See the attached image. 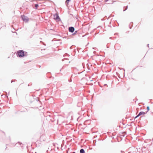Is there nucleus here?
Returning a JSON list of instances; mask_svg holds the SVG:
<instances>
[{"instance_id":"1","label":"nucleus","mask_w":153,"mask_h":153,"mask_svg":"<svg viewBox=\"0 0 153 153\" xmlns=\"http://www.w3.org/2000/svg\"><path fill=\"white\" fill-rule=\"evenodd\" d=\"M18 56L20 57H23L25 56L24 51L22 50H20L17 51Z\"/></svg>"},{"instance_id":"2","label":"nucleus","mask_w":153,"mask_h":153,"mask_svg":"<svg viewBox=\"0 0 153 153\" xmlns=\"http://www.w3.org/2000/svg\"><path fill=\"white\" fill-rule=\"evenodd\" d=\"M21 17L22 20L26 22H27L29 21L28 18L24 15H22L21 16Z\"/></svg>"},{"instance_id":"3","label":"nucleus","mask_w":153,"mask_h":153,"mask_svg":"<svg viewBox=\"0 0 153 153\" xmlns=\"http://www.w3.org/2000/svg\"><path fill=\"white\" fill-rule=\"evenodd\" d=\"M54 19L57 21H59L60 20V19L57 14H55L54 15Z\"/></svg>"},{"instance_id":"4","label":"nucleus","mask_w":153,"mask_h":153,"mask_svg":"<svg viewBox=\"0 0 153 153\" xmlns=\"http://www.w3.org/2000/svg\"><path fill=\"white\" fill-rule=\"evenodd\" d=\"M69 30L70 32H73L74 30V28L73 27H70L69 28Z\"/></svg>"},{"instance_id":"5","label":"nucleus","mask_w":153,"mask_h":153,"mask_svg":"<svg viewBox=\"0 0 153 153\" xmlns=\"http://www.w3.org/2000/svg\"><path fill=\"white\" fill-rule=\"evenodd\" d=\"M143 114V112H140L139 113V114L136 117H135V118L137 117H139V116H140L141 115Z\"/></svg>"},{"instance_id":"6","label":"nucleus","mask_w":153,"mask_h":153,"mask_svg":"<svg viewBox=\"0 0 153 153\" xmlns=\"http://www.w3.org/2000/svg\"><path fill=\"white\" fill-rule=\"evenodd\" d=\"M80 153H85V151L83 149H82L80 150Z\"/></svg>"},{"instance_id":"7","label":"nucleus","mask_w":153,"mask_h":153,"mask_svg":"<svg viewBox=\"0 0 153 153\" xmlns=\"http://www.w3.org/2000/svg\"><path fill=\"white\" fill-rule=\"evenodd\" d=\"M71 0H67L66 1V3L67 4H68L69 2Z\"/></svg>"},{"instance_id":"8","label":"nucleus","mask_w":153,"mask_h":153,"mask_svg":"<svg viewBox=\"0 0 153 153\" xmlns=\"http://www.w3.org/2000/svg\"><path fill=\"white\" fill-rule=\"evenodd\" d=\"M38 6V4H36L35 5V7H36V8L37 9V7Z\"/></svg>"},{"instance_id":"9","label":"nucleus","mask_w":153,"mask_h":153,"mask_svg":"<svg viewBox=\"0 0 153 153\" xmlns=\"http://www.w3.org/2000/svg\"><path fill=\"white\" fill-rule=\"evenodd\" d=\"M147 109L148 110V111L149 110V107H147Z\"/></svg>"},{"instance_id":"10","label":"nucleus","mask_w":153,"mask_h":153,"mask_svg":"<svg viewBox=\"0 0 153 153\" xmlns=\"http://www.w3.org/2000/svg\"><path fill=\"white\" fill-rule=\"evenodd\" d=\"M72 153H75V152H73Z\"/></svg>"}]
</instances>
